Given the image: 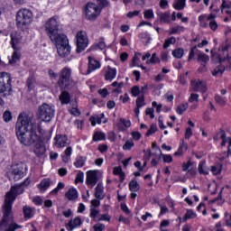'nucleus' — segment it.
Segmentation results:
<instances>
[{"label": "nucleus", "instance_id": "a18cd8bd", "mask_svg": "<svg viewBox=\"0 0 231 231\" xmlns=\"http://www.w3.org/2000/svg\"><path fill=\"white\" fill-rule=\"evenodd\" d=\"M194 217H196V214L194 213V210L188 209L183 217V221H187L188 219H194Z\"/></svg>", "mask_w": 231, "mask_h": 231}, {"label": "nucleus", "instance_id": "ddd939ff", "mask_svg": "<svg viewBox=\"0 0 231 231\" xmlns=\"http://www.w3.org/2000/svg\"><path fill=\"white\" fill-rule=\"evenodd\" d=\"M191 89L192 91H197L200 93H207V83L201 79L191 80Z\"/></svg>", "mask_w": 231, "mask_h": 231}, {"label": "nucleus", "instance_id": "8fccbe9b", "mask_svg": "<svg viewBox=\"0 0 231 231\" xmlns=\"http://www.w3.org/2000/svg\"><path fill=\"white\" fill-rule=\"evenodd\" d=\"M189 104H194V102L198 104V102H199V95L192 93L189 97Z\"/></svg>", "mask_w": 231, "mask_h": 231}, {"label": "nucleus", "instance_id": "69168bd1", "mask_svg": "<svg viewBox=\"0 0 231 231\" xmlns=\"http://www.w3.org/2000/svg\"><path fill=\"white\" fill-rule=\"evenodd\" d=\"M162 160L164 163H171L172 162V156L169 154H162Z\"/></svg>", "mask_w": 231, "mask_h": 231}, {"label": "nucleus", "instance_id": "4c0bfd02", "mask_svg": "<svg viewBox=\"0 0 231 231\" xmlns=\"http://www.w3.org/2000/svg\"><path fill=\"white\" fill-rule=\"evenodd\" d=\"M4 122H12V118H14V116L12 115V112L10 110H5L3 114Z\"/></svg>", "mask_w": 231, "mask_h": 231}, {"label": "nucleus", "instance_id": "0eeeda50", "mask_svg": "<svg viewBox=\"0 0 231 231\" xmlns=\"http://www.w3.org/2000/svg\"><path fill=\"white\" fill-rule=\"evenodd\" d=\"M84 12L86 19L88 21H96L98 18V15H100V12H102V10L98 5H97V4L89 2L85 5Z\"/></svg>", "mask_w": 231, "mask_h": 231}, {"label": "nucleus", "instance_id": "5701e85b", "mask_svg": "<svg viewBox=\"0 0 231 231\" xmlns=\"http://www.w3.org/2000/svg\"><path fill=\"white\" fill-rule=\"evenodd\" d=\"M51 185V180H50V179H43L39 184L38 188L40 189L41 192H46V190L50 189Z\"/></svg>", "mask_w": 231, "mask_h": 231}, {"label": "nucleus", "instance_id": "c85d7f7f", "mask_svg": "<svg viewBox=\"0 0 231 231\" xmlns=\"http://www.w3.org/2000/svg\"><path fill=\"white\" fill-rule=\"evenodd\" d=\"M187 151L189 146L185 143L184 140H180V146L177 152H174V156H183V150Z\"/></svg>", "mask_w": 231, "mask_h": 231}, {"label": "nucleus", "instance_id": "f3484780", "mask_svg": "<svg viewBox=\"0 0 231 231\" xmlns=\"http://www.w3.org/2000/svg\"><path fill=\"white\" fill-rule=\"evenodd\" d=\"M100 62L97 60L95 58L89 56L88 57V69L87 70L88 75L96 69H100Z\"/></svg>", "mask_w": 231, "mask_h": 231}, {"label": "nucleus", "instance_id": "13d9d810", "mask_svg": "<svg viewBox=\"0 0 231 231\" xmlns=\"http://www.w3.org/2000/svg\"><path fill=\"white\" fill-rule=\"evenodd\" d=\"M94 231H104L106 230V225L102 223H97L93 226Z\"/></svg>", "mask_w": 231, "mask_h": 231}, {"label": "nucleus", "instance_id": "39448f33", "mask_svg": "<svg viewBox=\"0 0 231 231\" xmlns=\"http://www.w3.org/2000/svg\"><path fill=\"white\" fill-rule=\"evenodd\" d=\"M33 14L28 9H21L16 14V25L20 30H24L32 23Z\"/></svg>", "mask_w": 231, "mask_h": 231}, {"label": "nucleus", "instance_id": "423d86ee", "mask_svg": "<svg viewBox=\"0 0 231 231\" xmlns=\"http://www.w3.org/2000/svg\"><path fill=\"white\" fill-rule=\"evenodd\" d=\"M26 175V165L24 163L20 162L12 166V171L9 173L10 181H19V180H23Z\"/></svg>", "mask_w": 231, "mask_h": 231}, {"label": "nucleus", "instance_id": "bf43d9fd", "mask_svg": "<svg viewBox=\"0 0 231 231\" xmlns=\"http://www.w3.org/2000/svg\"><path fill=\"white\" fill-rule=\"evenodd\" d=\"M169 225H171V222H169V220H162L160 224V230L168 231L167 229H165V227L169 226Z\"/></svg>", "mask_w": 231, "mask_h": 231}, {"label": "nucleus", "instance_id": "052dcab7", "mask_svg": "<svg viewBox=\"0 0 231 231\" xmlns=\"http://www.w3.org/2000/svg\"><path fill=\"white\" fill-rule=\"evenodd\" d=\"M133 97H138L140 95V87L134 86L131 89Z\"/></svg>", "mask_w": 231, "mask_h": 231}, {"label": "nucleus", "instance_id": "1a4fd4ad", "mask_svg": "<svg viewBox=\"0 0 231 231\" xmlns=\"http://www.w3.org/2000/svg\"><path fill=\"white\" fill-rule=\"evenodd\" d=\"M60 28V23L59 22V18L56 16L51 17L46 23H45V31L48 37H51L56 33H59V29Z\"/></svg>", "mask_w": 231, "mask_h": 231}, {"label": "nucleus", "instance_id": "bb28decb", "mask_svg": "<svg viewBox=\"0 0 231 231\" xmlns=\"http://www.w3.org/2000/svg\"><path fill=\"white\" fill-rule=\"evenodd\" d=\"M21 50H14L11 59H9V64H17V61L21 59Z\"/></svg>", "mask_w": 231, "mask_h": 231}, {"label": "nucleus", "instance_id": "dca6fc26", "mask_svg": "<svg viewBox=\"0 0 231 231\" xmlns=\"http://www.w3.org/2000/svg\"><path fill=\"white\" fill-rule=\"evenodd\" d=\"M197 60L200 62L199 71H206L207 70V64L208 60H210V57L205 53H199Z\"/></svg>", "mask_w": 231, "mask_h": 231}, {"label": "nucleus", "instance_id": "09e8293b", "mask_svg": "<svg viewBox=\"0 0 231 231\" xmlns=\"http://www.w3.org/2000/svg\"><path fill=\"white\" fill-rule=\"evenodd\" d=\"M75 183L76 184L84 183V172L79 171L77 173V176H76V179H75Z\"/></svg>", "mask_w": 231, "mask_h": 231}, {"label": "nucleus", "instance_id": "4d7b16f0", "mask_svg": "<svg viewBox=\"0 0 231 231\" xmlns=\"http://www.w3.org/2000/svg\"><path fill=\"white\" fill-rule=\"evenodd\" d=\"M144 19H154V12H152V9L144 11Z\"/></svg>", "mask_w": 231, "mask_h": 231}, {"label": "nucleus", "instance_id": "f704fd0d", "mask_svg": "<svg viewBox=\"0 0 231 231\" xmlns=\"http://www.w3.org/2000/svg\"><path fill=\"white\" fill-rule=\"evenodd\" d=\"M185 3H187V0H175L173 8H175V10H183V8H185Z\"/></svg>", "mask_w": 231, "mask_h": 231}, {"label": "nucleus", "instance_id": "7c9ffc66", "mask_svg": "<svg viewBox=\"0 0 231 231\" xmlns=\"http://www.w3.org/2000/svg\"><path fill=\"white\" fill-rule=\"evenodd\" d=\"M122 125H124V127H129L131 125V121L125 120V118L121 117L119 119V123L117 124V127H118L119 131L125 130V128Z\"/></svg>", "mask_w": 231, "mask_h": 231}, {"label": "nucleus", "instance_id": "9b49d317", "mask_svg": "<svg viewBox=\"0 0 231 231\" xmlns=\"http://www.w3.org/2000/svg\"><path fill=\"white\" fill-rule=\"evenodd\" d=\"M50 39L54 44H56V48L69 43V42L68 41V36L65 34H60L59 32H57L56 34H52V36H50Z\"/></svg>", "mask_w": 231, "mask_h": 231}, {"label": "nucleus", "instance_id": "338daca9", "mask_svg": "<svg viewBox=\"0 0 231 231\" xmlns=\"http://www.w3.org/2000/svg\"><path fill=\"white\" fill-rule=\"evenodd\" d=\"M97 221H111V217L107 214L100 215V217L97 219Z\"/></svg>", "mask_w": 231, "mask_h": 231}, {"label": "nucleus", "instance_id": "6e6552de", "mask_svg": "<svg viewBox=\"0 0 231 231\" xmlns=\"http://www.w3.org/2000/svg\"><path fill=\"white\" fill-rule=\"evenodd\" d=\"M69 84H71V69L64 67L60 73L58 86L60 89H68Z\"/></svg>", "mask_w": 231, "mask_h": 231}, {"label": "nucleus", "instance_id": "aec40b11", "mask_svg": "<svg viewBox=\"0 0 231 231\" xmlns=\"http://www.w3.org/2000/svg\"><path fill=\"white\" fill-rule=\"evenodd\" d=\"M115 79H116V69L108 66L107 70L105 73V80H109L110 82H113Z\"/></svg>", "mask_w": 231, "mask_h": 231}, {"label": "nucleus", "instance_id": "6ab92c4d", "mask_svg": "<svg viewBox=\"0 0 231 231\" xmlns=\"http://www.w3.org/2000/svg\"><path fill=\"white\" fill-rule=\"evenodd\" d=\"M82 225V219L80 217H77L73 220H70L68 224H66V228L69 231H73L75 228H78V226H80Z\"/></svg>", "mask_w": 231, "mask_h": 231}, {"label": "nucleus", "instance_id": "6e6d98bb", "mask_svg": "<svg viewBox=\"0 0 231 231\" xmlns=\"http://www.w3.org/2000/svg\"><path fill=\"white\" fill-rule=\"evenodd\" d=\"M192 167V162L189 161L186 163L182 164V171L184 172H189L191 170Z\"/></svg>", "mask_w": 231, "mask_h": 231}, {"label": "nucleus", "instance_id": "412c9836", "mask_svg": "<svg viewBox=\"0 0 231 231\" xmlns=\"http://www.w3.org/2000/svg\"><path fill=\"white\" fill-rule=\"evenodd\" d=\"M57 147L62 148L68 145V137L66 135L57 134L54 138Z\"/></svg>", "mask_w": 231, "mask_h": 231}, {"label": "nucleus", "instance_id": "c9c22d12", "mask_svg": "<svg viewBox=\"0 0 231 231\" xmlns=\"http://www.w3.org/2000/svg\"><path fill=\"white\" fill-rule=\"evenodd\" d=\"M106 42L104 38H100L97 44L92 46V50H106Z\"/></svg>", "mask_w": 231, "mask_h": 231}, {"label": "nucleus", "instance_id": "2eb2a0df", "mask_svg": "<svg viewBox=\"0 0 231 231\" xmlns=\"http://www.w3.org/2000/svg\"><path fill=\"white\" fill-rule=\"evenodd\" d=\"M11 37V45L13 50H21L19 45L23 42V36L19 32H12L10 34Z\"/></svg>", "mask_w": 231, "mask_h": 231}, {"label": "nucleus", "instance_id": "2f4dec72", "mask_svg": "<svg viewBox=\"0 0 231 231\" xmlns=\"http://www.w3.org/2000/svg\"><path fill=\"white\" fill-rule=\"evenodd\" d=\"M129 189L131 192H138V190H140V184H138L136 179H134L129 182Z\"/></svg>", "mask_w": 231, "mask_h": 231}, {"label": "nucleus", "instance_id": "774afa93", "mask_svg": "<svg viewBox=\"0 0 231 231\" xmlns=\"http://www.w3.org/2000/svg\"><path fill=\"white\" fill-rule=\"evenodd\" d=\"M74 124L78 129H82L84 127V120H75Z\"/></svg>", "mask_w": 231, "mask_h": 231}, {"label": "nucleus", "instance_id": "0e129e2a", "mask_svg": "<svg viewBox=\"0 0 231 231\" xmlns=\"http://www.w3.org/2000/svg\"><path fill=\"white\" fill-rule=\"evenodd\" d=\"M211 172L213 174H221V166H211Z\"/></svg>", "mask_w": 231, "mask_h": 231}, {"label": "nucleus", "instance_id": "7ed1b4c3", "mask_svg": "<svg viewBox=\"0 0 231 231\" xmlns=\"http://www.w3.org/2000/svg\"><path fill=\"white\" fill-rule=\"evenodd\" d=\"M12 91V76L8 72L0 73V97H10Z\"/></svg>", "mask_w": 231, "mask_h": 231}, {"label": "nucleus", "instance_id": "e2e57ef3", "mask_svg": "<svg viewBox=\"0 0 231 231\" xmlns=\"http://www.w3.org/2000/svg\"><path fill=\"white\" fill-rule=\"evenodd\" d=\"M222 51L224 53H226L225 57H222L223 59H225V60H227L228 64H229V68L231 69V56H228V53L226 52V48H224L222 50Z\"/></svg>", "mask_w": 231, "mask_h": 231}, {"label": "nucleus", "instance_id": "393cba45", "mask_svg": "<svg viewBox=\"0 0 231 231\" xmlns=\"http://www.w3.org/2000/svg\"><path fill=\"white\" fill-rule=\"evenodd\" d=\"M60 101L62 105H68L71 102V96L68 93V91H62L60 95Z\"/></svg>", "mask_w": 231, "mask_h": 231}, {"label": "nucleus", "instance_id": "49530a36", "mask_svg": "<svg viewBox=\"0 0 231 231\" xmlns=\"http://www.w3.org/2000/svg\"><path fill=\"white\" fill-rule=\"evenodd\" d=\"M135 104L136 107H143V106H145V97L143 95L137 97Z\"/></svg>", "mask_w": 231, "mask_h": 231}, {"label": "nucleus", "instance_id": "f03ea898", "mask_svg": "<svg viewBox=\"0 0 231 231\" xmlns=\"http://www.w3.org/2000/svg\"><path fill=\"white\" fill-rule=\"evenodd\" d=\"M28 185H30V180L27 179L23 183L13 186L10 191L5 194V203L2 207L3 217L0 221V231H15L23 228V226L14 220L12 205L15 201V198L24 192V186Z\"/></svg>", "mask_w": 231, "mask_h": 231}, {"label": "nucleus", "instance_id": "4be33fe9", "mask_svg": "<svg viewBox=\"0 0 231 231\" xmlns=\"http://www.w3.org/2000/svg\"><path fill=\"white\" fill-rule=\"evenodd\" d=\"M95 198L97 199H104L106 195H104V186L101 183H98L96 187Z\"/></svg>", "mask_w": 231, "mask_h": 231}, {"label": "nucleus", "instance_id": "de8ad7c7", "mask_svg": "<svg viewBox=\"0 0 231 231\" xmlns=\"http://www.w3.org/2000/svg\"><path fill=\"white\" fill-rule=\"evenodd\" d=\"M90 122H91V125L95 127L97 124H102V117H99L98 116H92L90 117Z\"/></svg>", "mask_w": 231, "mask_h": 231}, {"label": "nucleus", "instance_id": "3c124183", "mask_svg": "<svg viewBox=\"0 0 231 231\" xmlns=\"http://www.w3.org/2000/svg\"><path fill=\"white\" fill-rule=\"evenodd\" d=\"M132 147H134V142L133 140L126 141L125 143L123 145L124 151H131Z\"/></svg>", "mask_w": 231, "mask_h": 231}, {"label": "nucleus", "instance_id": "b1692460", "mask_svg": "<svg viewBox=\"0 0 231 231\" xmlns=\"http://www.w3.org/2000/svg\"><path fill=\"white\" fill-rule=\"evenodd\" d=\"M36 85L37 80L35 79V76H33V74H30L26 80V86L29 91H32V89H33V88H35Z\"/></svg>", "mask_w": 231, "mask_h": 231}, {"label": "nucleus", "instance_id": "72a5a7b5", "mask_svg": "<svg viewBox=\"0 0 231 231\" xmlns=\"http://www.w3.org/2000/svg\"><path fill=\"white\" fill-rule=\"evenodd\" d=\"M139 39H141L142 42H143V44H149L150 41H151V34H149V32H141L139 34Z\"/></svg>", "mask_w": 231, "mask_h": 231}, {"label": "nucleus", "instance_id": "a19ab883", "mask_svg": "<svg viewBox=\"0 0 231 231\" xmlns=\"http://www.w3.org/2000/svg\"><path fill=\"white\" fill-rule=\"evenodd\" d=\"M94 142H100V140H106V134L102 132H97L93 136Z\"/></svg>", "mask_w": 231, "mask_h": 231}, {"label": "nucleus", "instance_id": "c03bdc74", "mask_svg": "<svg viewBox=\"0 0 231 231\" xmlns=\"http://www.w3.org/2000/svg\"><path fill=\"white\" fill-rule=\"evenodd\" d=\"M215 101L219 106H226V97H223L219 95L215 96Z\"/></svg>", "mask_w": 231, "mask_h": 231}, {"label": "nucleus", "instance_id": "9d476101", "mask_svg": "<svg viewBox=\"0 0 231 231\" xmlns=\"http://www.w3.org/2000/svg\"><path fill=\"white\" fill-rule=\"evenodd\" d=\"M77 53H82L84 50L88 48V44H89V40L88 39V34L84 31H79L77 35Z\"/></svg>", "mask_w": 231, "mask_h": 231}, {"label": "nucleus", "instance_id": "a211bd4d", "mask_svg": "<svg viewBox=\"0 0 231 231\" xmlns=\"http://www.w3.org/2000/svg\"><path fill=\"white\" fill-rule=\"evenodd\" d=\"M86 183H87V185H93V186H95L97 183H98V178L97 177V171H87Z\"/></svg>", "mask_w": 231, "mask_h": 231}, {"label": "nucleus", "instance_id": "f257e3e1", "mask_svg": "<svg viewBox=\"0 0 231 231\" xmlns=\"http://www.w3.org/2000/svg\"><path fill=\"white\" fill-rule=\"evenodd\" d=\"M15 134L18 141L25 147H32V152L37 158L44 156L46 146H44V134L46 131L41 125H37L33 118L20 115L15 125Z\"/></svg>", "mask_w": 231, "mask_h": 231}, {"label": "nucleus", "instance_id": "cd10ccee", "mask_svg": "<svg viewBox=\"0 0 231 231\" xmlns=\"http://www.w3.org/2000/svg\"><path fill=\"white\" fill-rule=\"evenodd\" d=\"M23 210L25 219H32V217H33V214L35 211V209L33 208L24 206Z\"/></svg>", "mask_w": 231, "mask_h": 231}, {"label": "nucleus", "instance_id": "4468645a", "mask_svg": "<svg viewBox=\"0 0 231 231\" xmlns=\"http://www.w3.org/2000/svg\"><path fill=\"white\" fill-rule=\"evenodd\" d=\"M223 62H225V58L221 56V54L218 55V65L211 71L213 77H223V73H225V65H223Z\"/></svg>", "mask_w": 231, "mask_h": 231}, {"label": "nucleus", "instance_id": "c756f323", "mask_svg": "<svg viewBox=\"0 0 231 231\" xmlns=\"http://www.w3.org/2000/svg\"><path fill=\"white\" fill-rule=\"evenodd\" d=\"M158 17L161 23H171V13H159Z\"/></svg>", "mask_w": 231, "mask_h": 231}, {"label": "nucleus", "instance_id": "ea45409f", "mask_svg": "<svg viewBox=\"0 0 231 231\" xmlns=\"http://www.w3.org/2000/svg\"><path fill=\"white\" fill-rule=\"evenodd\" d=\"M187 109H189V104L185 103V104H181L180 106H177V113L178 115H183V113H185V111H187Z\"/></svg>", "mask_w": 231, "mask_h": 231}, {"label": "nucleus", "instance_id": "603ef678", "mask_svg": "<svg viewBox=\"0 0 231 231\" xmlns=\"http://www.w3.org/2000/svg\"><path fill=\"white\" fill-rule=\"evenodd\" d=\"M199 174H208V171L205 169V162H200L199 163Z\"/></svg>", "mask_w": 231, "mask_h": 231}, {"label": "nucleus", "instance_id": "58836bf2", "mask_svg": "<svg viewBox=\"0 0 231 231\" xmlns=\"http://www.w3.org/2000/svg\"><path fill=\"white\" fill-rule=\"evenodd\" d=\"M171 44H176V38H174V36H171V38L165 40L163 49L167 50V48H169Z\"/></svg>", "mask_w": 231, "mask_h": 231}, {"label": "nucleus", "instance_id": "37998d69", "mask_svg": "<svg viewBox=\"0 0 231 231\" xmlns=\"http://www.w3.org/2000/svg\"><path fill=\"white\" fill-rule=\"evenodd\" d=\"M183 53H185V51L181 48L176 49L172 51V55L175 59H181V57H183Z\"/></svg>", "mask_w": 231, "mask_h": 231}, {"label": "nucleus", "instance_id": "79ce46f5", "mask_svg": "<svg viewBox=\"0 0 231 231\" xmlns=\"http://www.w3.org/2000/svg\"><path fill=\"white\" fill-rule=\"evenodd\" d=\"M203 46H204L203 43H199L198 45H195L193 48H191L189 51L188 60H192V59H194V55H195L194 51L197 50V48H203Z\"/></svg>", "mask_w": 231, "mask_h": 231}, {"label": "nucleus", "instance_id": "473e14b6", "mask_svg": "<svg viewBox=\"0 0 231 231\" xmlns=\"http://www.w3.org/2000/svg\"><path fill=\"white\" fill-rule=\"evenodd\" d=\"M183 32H185V27H183L181 25H177L171 29L170 35H176L177 33L178 34L183 33Z\"/></svg>", "mask_w": 231, "mask_h": 231}, {"label": "nucleus", "instance_id": "5fc2aeb1", "mask_svg": "<svg viewBox=\"0 0 231 231\" xmlns=\"http://www.w3.org/2000/svg\"><path fill=\"white\" fill-rule=\"evenodd\" d=\"M158 131V126L154 124H152L150 127V129L146 133V136H151V134H154Z\"/></svg>", "mask_w": 231, "mask_h": 231}, {"label": "nucleus", "instance_id": "f8f14e48", "mask_svg": "<svg viewBox=\"0 0 231 231\" xmlns=\"http://www.w3.org/2000/svg\"><path fill=\"white\" fill-rule=\"evenodd\" d=\"M57 51L61 59H66V62L71 60V57L69 56L71 54V46H69V43L57 47Z\"/></svg>", "mask_w": 231, "mask_h": 231}, {"label": "nucleus", "instance_id": "e433bc0d", "mask_svg": "<svg viewBox=\"0 0 231 231\" xmlns=\"http://www.w3.org/2000/svg\"><path fill=\"white\" fill-rule=\"evenodd\" d=\"M83 165H86V158H77L76 162H74V166L77 167V169H80V167H82Z\"/></svg>", "mask_w": 231, "mask_h": 231}, {"label": "nucleus", "instance_id": "a878e982", "mask_svg": "<svg viewBox=\"0 0 231 231\" xmlns=\"http://www.w3.org/2000/svg\"><path fill=\"white\" fill-rule=\"evenodd\" d=\"M65 196L69 201H73L79 198V193L75 188H71L68 190Z\"/></svg>", "mask_w": 231, "mask_h": 231}, {"label": "nucleus", "instance_id": "20e7f679", "mask_svg": "<svg viewBox=\"0 0 231 231\" xmlns=\"http://www.w3.org/2000/svg\"><path fill=\"white\" fill-rule=\"evenodd\" d=\"M38 116L42 122H51L55 116V106L48 103H43L38 108Z\"/></svg>", "mask_w": 231, "mask_h": 231}, {"label": "nucleus", "instance_id": "680f3d73", "mask_svg": "<svg viewBox=\"0 0 231 231\" xmlns=\"http://www.w3.org/2000/svg\"><path fill=\"white\" fill-rule=\"evenodd\" d=\"M98 5L100 8H106L109 6V1L107 0H97Z\"/></svg>", "mask_w": 231, "mask_h": 231}, {"label": "nucleus", "instance_id": "864d4df0", "mask_svg": "<svg viewBox=\"0 0 231 231\" xmlns=\"http://www.w3.org/2000/svg\"><path fill=\"white\" fill-rule=\"evenodd\" d=\"M160 62V59L156 57V53L152 54V58L146 60V64H156Z\"/></svg>", "mask_w": 231, "mask_h": 231}]
</instances>
